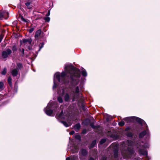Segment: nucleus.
I'll list each match as a JSON object with an SVG mask.
<instances>
[{"label":"nucleus","mask_w":160,"mask_h":160,"mask_svg":"<svg viewBox=\"0 0 160 160\" xmlns=\"http://www.w3.org/2000/svg\"><path fill=\"white\" fill-rule=\"evenodd\" d=\"M133 145V142L131 141L128 140L123 143L122 147L123 150L122 154L124 158H129L132 154H134V151L132 148Z\"/></svg>","instance_id":"2"},{"label":"nucleus","mask_w":160,"mask_h":160,"mask_svg":"<svg viewBox=\"0 0 160 160\" xmlns=\"http://www.w3.org/2000/svg\"><path fill=\"white\" fill-rule=\"evenodd\" d=\"M118 152L117 151H115L114 152V157L115 158H117L118 157Z\"/></svg>","instance_id":"31"},{"label":"nucleus","mask_w":160,"mask_h":160,"mask_svg":"<svg viewBox=\"0 0 160 160\" xmlns=\"http://www.w3.org/2000/svg\"><path fill=\"white\" fill-rule=\"evenodd\" d=\"M58 101L60 103H62L63 102V100H62V98L60 97H58Z\"/></svg>","instance_id":"22"},{"label":"nucleus","mask_w":160,"mask_h":160,"mask_svg":"<svg viewBox=\"0 0 160 160\" xmlns=\"http://www.w3.org/2000/svg\"><path fill=\"white\" fill-rule=\"evenodd\" d=\"M72 159L71 158L68 157L66 158V160H72Z\"/></svg>","instance_id":"42"},{"label":"nucleus","mask_w":160,"mask_h":160,"mask_svg":"<svg viewBox=\"0 0 160 160\" xmlns=\"http://www.w3.org/2000/svg\"><path fill=\"white\" fill-rule=\"evenodd\" d=\"M33 30H34V28H31L30 29V30H29V32H30L31 33L32 32Z\"/></svg>","instance_id":"41"},{"label":"nucleus","mask_w":160,"mask_h":160,"mask_svg":"<svg viewBox=\"0 0 160 160\" xmlns=\"http://www.w3.org/2000/svg\"><path fill=\"white\" fill-rule=\"evenodd\" d=\"M30 2H27L26 3H25V4L26 5V6H29V5H30Z\"/></svg>","instance_id":"38"},{"label":"nucleus","mask_w":160,"mask_h":160,"mask_svg":"<svg viewBox=\"0 0 160 160\" xmlns=\"http://www.w3.org/2000/svg\"><path fill=\"white\" fill-rule=\"evenodd\" d=\"M91 126L93 128H95V126L94 125H91Z\"/></svg>","instance_id":"43"},{"label":"nucleus","mask_w":160,"mask_h":160,"mask_svg":"<svg viewBox=\"0 0 160 160\" xmlns=\"http://www.w3.org/2000/svg\"><path fill=\"white\" fill-rule=\"evenodd\" d=\"M17 69L18 70H19L21 69L22 67V63H17Z\"/></svg>","instance_id":"18"},{"label":"nucleus","mask_w":160,"mask_h":160,"mask_svg":"<svg viewBox=\"0 0 160 160\" xmlns=\"http://www.w3.org/2000/svg\"><path fill=\"white\" fill-rule=\"evenodd\" d=\"M124 119L125 120L127 121L128 122L129 121H131L132 119L135 120L137 122L141 124V125H145L146 126L147 128V126L144 121L139 118L135 117H132L126 118Z\"/></svg>","instance_id":"5"},{"label":"nucleus","mask_w":160,"mask_h":160,"mask_svg":"<svg viewBox=\"0 0 160 160\" xmlns=\"http://www.w3.org/2000/svg\"><path fill=\"white\" fill-rule=\"evenodd\" d=\"M148 129H147V130H145L140 133L139 135V137L140 138H142L144 137L145 135L148 134Z\"/></svg>","instance_id":"12"},{"label":"nucleus","mask_w":160,"mask_h":160,"mask_svg":"<svg viewBox=\"0 0 160 160\" xmlns=\"http://www.w3.org/2000/svg\"><path fill=\"white\" fill-rule=\"evenodd\" d=\"M96 140H94L93 141L90 146V148H92L93 147H94V146L96 144Z\"/></svg>","instance_id":"19"},{"label":"nucleus","mask_w":160,"mask_h":160,"mask_svg":"<svg viewBox=\"0 0 160 160\" xmlns=\"http://www.w3.org/2000/svg\"><path fill=\"white\" fill-rule=\"evenodd\" d=\"M18 71L16 68L12 69L11 72V74L13 76H16L18 74Z\"/></svg>","instance_id":"11"},{"label":"nucleus","mask_w":160,"mask_h":160,"mask_svg":"<svg viewBox=\"0 0 160 160\" xmlns=\"http://www.w3.org/2000/svg\"><path fill=\"white\" fill-rule=\"evenodd\" d=\"M70 95L66 93L64 97L65 101L68 102L71 98L72 101L77 100L78 97L79 90L78 86L75 87L71 88Z\"/></svg>","instance_id":"3"},{"label":"nucleus","mask_w":160,"mask_h":160,"mask_svg":"<svg viewBox=\"0 0 160 160\" xmlns=\"http://www.w3.org/2000/svg\"><path fill=\"white\" fill-rule=\"evenodd\" d=\"M64 90L63 89H62L61 90V91H60V92H59V90H58V93L59 94H63L64 93Z\"/></svg>","instance_id":"26"},{"label":"nucleus","mask_w":160,"mask_h":160,"mask_svg":"<svg viewBox=\"0 0 160 160\" xmlns=\"http://www.w3.org/2000/svg\"><path fill=\"white\" fill-rule=\"evenodd\" d=\"M41 30H38L36 32L35 37L36 38H38L41 34Z\"/></svg>","instance_id":"17"},{"label":"nucleus","mask_w":160,"mask_h":160,"mask_svg":"<svg viewBox=\"0 0 160 160\" xmlns=\"http://www.w3.org/2000/svg\"><path fill=\"white\" fill-rule=\"evenodd\" d=\"M67 121L68 122V123L64 121H61V122L66 127H68L70 126L72 124V123L70 122H69L68 120Z\"/></svg>","instance_id":"16"},{"label":"nucleus","mask_w":160,"mask_h":160,"mask_svg":"<svg viewBox=\"0 0 160 160\" xmlns=\"http://www.w3.org/2000/svg\"><path fill=\"white\" fill-rule=\"evenodd\" d=\"M3 86V84L2 82H0V89L2 88Z\"/></svg>","instance_id":"33"},{"label":"nucleus","mask_w":160,"mask_h":160,"mask_svg":"<svg viewBox=\"0 0 160 160\" xmlns=\"http://www.w3.org/2000/svg\"><path fill=\"white\" fill-rule=\"evenodd\" d=\"M19 19H20V20H22V21H23L24 22H27L26 20L22 16H20Z\"/></svg>","instance_id":"25"},{"label":"nucleus","mask_w":160,"mask_h":160,"mask_svg":"<svg viewBox=\"0 0 160 160\" xmlns=\"http://www.w3.org/2000/svg\"><path fill=\"white\" fill-rule=\"evenodd\" d=\"M43 44H42L41 46L40 47V49L42 47H43Z\"/></svg>","instance_id":"44"},{"label":"nucleus","mask_w":160,"mask_h":160,"mask_svg":"<svg viewBox=\"0 0 160 160\" xmlns=\"http://www.w3.org/2000/svg\"><path fill=\"white\" fill-rule=\"evenodd\" d=\"M3 38V36L2 35H0V43L2 41V40Z\"/></svg>","instance_id":"39"},{"label":"nucleus","mask_w":160,"mask_h":160,"mask_svg":"<svg viewBox=\"0 0 160 160\" xmlns=\"http://www.w3.org/2000/svg\"><path fill=\"white\" fill-rule=\"evenodd\" d=\"M82 75L84 76H87V73L86 71L84 69H82Z\"/></svg>","instance_id":"20"},{"label":"nucleus","mask_w":160,"mask_h":160,"mask_svg":"<svg viewBox=\"0 0 160 160\" xmlns=\"http://www.w3.org/2000/svg\"><path fill=\"white\" fill-rule=\"evenodd\" d=\"M8 13L7 12L5 11L3 12H0V19L2 18H6L5 17V15H8Z\"/></svg>","instance_id":"13"},{"label":"nucleus","mask_w":160,"mask_h":160,"mask_svg":"<svg viewBox=\"0 0 160 160\" xmlns=\"http://www.w3.org/2000/svg\"><path fill=\"white\" fill-rule=\"evenodd\" d=\"M12 50L13 52L16 51L17 50L16 46L15 45H14L12 48Z\"/></svg>","instance_id":"28"},{"label":"nucleus","mask_w":160,"mask_h":160,"mask_svg":"<svg viewBox=\"0 0 160 160\" xmlns=\"http://www.w3.org/2000/svg\"><path fill=\"white\" fill-rule=\"evenodd\" d=\"M12 50L9 48L7 49L6 50L3 51L2 53V55L3 58H7L8 55L12 53Z\"/></svg>","instance_id":"7"},{"label":"nucleus","mask_w":160,"mask_h":160,"mask_svg":"<svg viewBox=\"0 0 160 160\" xmlns=\"http://www.w3.org/2000/svg\"><path fill=\"white\" fill-rule=\"evenodd\" d=\"M32 41L31 38H28V39H24L23 41V42L25 44H27V43L29 44H30Z\"/></svg>","instance_id":"14"},{"label":"nucleus","mask_w":160,"mask_h":160,"mask_svg":"<svg viewBox=\"0 0 160 160\" xmlns=\"http://www.w3.org/2000/svg\"><path fill=\"white\" fill-rule=\"evenodd\" d=\"M44 19L47 22H49L50 20V18L49 17H45L44 18Z\"/></svg>","instance_id":"30"},{"label":"nucleus","mask_w":160,"mask_h":160,"mask_svg":"<svg viewBox=\"0 0 160 160\" xmlns=\"http://www.w3.org/2000/svg\"><path fill=\"white\" fill-rule=\"evenodd\" d=\"M75 138L78 140H80V136L79 135H77L75 136Z\"/></svg>","instance_id":"32"},{"label":"nucleus","mask_w":160,"mask_h":160,"mask_svg":"<svg viewBox=\"0 0 160 160\" xmlns=\"http://www.w3.org/2000/svg\"><path fill=\"white\" fill-rule=\"evenodd\" d=\"M106 159H107V158L106 157V156H102V158H101L102 160H106Z\"/></svg>","instance_id":"35"},{"label":"nucleus","mask_w":160,"mask_h":160,"mask_svg":"<svg viewBox=\"0 0 160 160\" xmlns=\"http://www.w3.org/2000/svg\"><path fill=\"white\" fill-rule=\"evenodd\" d=\"M53 106L52 102H50L48 104L46 108L44 109V111L45 113L48 115L50 116L51 115L52 112V111L50 109L51 108H52Z\"/></svg>","instance_id":"6"},{"label":"nucleus","mask_w":160,"mask_h":160,"mask_svg":"<svg viewBox=\"0 0 160 160\" xmlns=\"http://www.w3.org/2000/svg\"><path fill=\"white\" fill-rule=\"evenodd\" d=\"M56 117L58 119L60 120L61 119H67L68 118V116H66L65 117L64 116V115L63 114L62 111L58 116L57 114Z\"/></svg>","instance_id":"9"},{"label":"nucleus","mask_w":160,"mask_h":160,"mask_svg":"<svg viewBox=\"0 0 160 160\" xmlns=\"http://www.w3.org/2000/svg\"><path fill=\"white\" fill-rule=\"evenodd\" d=\"M80 128L81 126L80 124L79 123H78L74 125L73 128L76 132H78L80 129Z\"/></svg>","instance_id":"15"},{"label":"nucleus","mask_w":160,"mask_h":160,"mask_svg":"<svg viewBox=\"0 0 160 160\" xmlns=\"http://www.w3.org/2000/svg\"><path fill=\"white\" fill-rule=\"evenodd\" d=\"M138 148L140 155L146 156V157L148 158L147 156V152L145 149L149 148V144L148 143H144L143 142L138 143L137 144Z\"/></svg>","instance_id":"4"},{"label":"nucleus","mask_w":160,"mask_h":160,"mask_svg":"<svg viewBox=\"0 0 160 160\" xmlns=\"http://www.w3.org/2000/svg\"><path fill=\"white\" fill-rule=\"evenodd\" d=\"M8 82L10 86L12 85V78L10 77H9L8 79Z\"/></svg>","instance_id":"21"},{"label":"nucleus","mask_w":160,"mask_h":160,"mask_svg":"<svg viewBox=\"0 0 160 160\" xmlns=\"http://www.w3.org/2000/svg\"><path fill=\"white\" fill-rule=\"evenodd\" d=\"M106 141V139H103L101 140L100 143L101 144H102L104 143Z\"/></svg>","instance_id":"29"},{"label":"nucleus","mask_w":160,"mask_h":160,"mask_svg":"<svg viewBox=\"0 0 160 160\" xmlns=\"http://www.w3.org/2000/svg\"><path fill=\"white\" fill-rule=\"evenodd\" d=\"M74 131H72L70 132L69 134L70 135H73L74 133Z\"/></svg>","instance_id":"40"},{"label":"nucleus","mask_w":160,"mask_h":160,"mask_svg":"<svg viewBox=\"0 0 160 160\" xmlns=\"http://www.w3.org/2000/svg\"><path fill=\"white\" fill-rule=\"evenodd\" d=\"M7 72V69L6 68H5L3 70L2 72V74L3 75H5Z\"/></svg>","instance_id":"23"},{"label":"nucleus","mask_w":160,"mask_h":160,"mask_svg":"<svg viewBox=\"0 0 160 160\" xmlns=\"http://www.w3.org/2000/svg\"><path fill=\"white\" fill-rule=\"evenodd\" d=\"M71 150L72 153L77 152L78 151V147L77 145H74L71 147Z\"/></svg>","instance_id":"10"},{"label":"nucleus","mask_w":160,"mask_h":160,"mask_svg":"<svg viewBox=\"0 0 160 160\" xmlns=\"http://www.w3.org/2000/svg\"><path fill=\"white\" fill-rule=\"evenodd\" d=\"M53 82H54V85L53 87V89H54L55 88H56L57 87V84L55 82V77L54 78V80H53Z\"/></svg>","instance_id":"27"},{"label":"nucleus","mask_w":160,"mask_h":160,"mask_svg":"<svg viewBox=\"0 0 160 160\" xmlns=\"http://www.w3.org/2000/svg\"><path fill=\"white\" fill-rule=\"evenodd\" d=\"M85 130H83V131H82V133H84V132H85Z\"/></svg>","instance_id":"45"},{"label":"nucleus","mask_w":160,"mask_h":160,"mask_svg":"<svg viewBox=\"0 0 160 160\" xmlns=\"http://www.w3.org/2000/svg\"><path fill=\"white\" fill-rule=\"evenodd\" d=\"M127 136L129 137H132V133H128L127 134Z\"/></svg>","instance_id":"34"},{"label":"nucleus","mask_w":160,"mask_h":160,"mask_svg":"<svg viewBox=\"0 0 160 160\" xmlns=\"http://www.w3.org/2000/svg\"><path fill=\"white\" fill-rule=\"evenodd\" d=\"M69 74L68 75L70 76V78L71 79H73V77H75L79 78L80 76V71L79 70L75 68L73 66L70 65H66L65 67V72H62L61 73V76L58 72L56 73L55 75L56 76V78L59 82H60L61 78L62 83L66 84L68 83L65 81L66 76Z\"/></svg>","instance_id":"1"},{"label":"nucleus","mask_w":160,"mask_h":160,"mask_svg":"<svg viewBox=\"0 0 160 160\" xmlns=\"http://www.w3.org/2000/svg\"><path fill=\"white\" fill-rule=\"evenodd\" d=\"M125 124V123L123 121H121L119 122L118 123V125L121 126H122L124 125Z\"/></svg>","instance_id":"24"},{"label":"nucleus","mask_w":160,"mask_h":160,"mask_svg":"<svg viewBox=\"0 0 160 160\" xmlns=\"http://www.w3.org/2000/svg\"><path fill=\"white\" fill-rule=\"evenodd\" d=\"M20 50L21 51V52H22V56H23L24 55V50L23 48H22V50L21 49H20Z\"/></svg>","instance_id":"36"},{"label":"nucleus","mask_w":160,"mask_h":160,"mask_svg":"<svg viewBox=\"0 0 160 160\" xmlns=\"http://www.w3.org/2000/svg\"><path fill=\"white\" fill-rule=\"evenodd\" d=\"M50 15V11L48 10V13L46 14V16H49Z\"/></svg>","instance_id":"37"},{"label":"nucleus","mask_w":160,"mask_h":160,"mask_svg":"<svg viewBox=\"0 0 160 160\" xmlns=\"http://www.w3.org/2000/svg\"><path fill=\"white\" fill-rule=\"evenodd\" d=\"M88 153V152L84 149H82L79 152L80 158L83 160L84 159L83 157L85 156Z\"/></svg>","instance_id":"8"}]
</instances>
